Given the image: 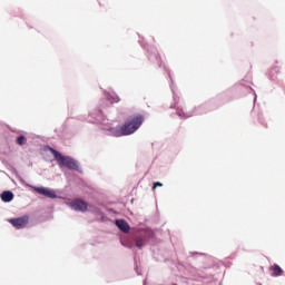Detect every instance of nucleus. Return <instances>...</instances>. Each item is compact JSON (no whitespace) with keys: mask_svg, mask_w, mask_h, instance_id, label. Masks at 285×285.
<instances>
[{"mask_svg":"<svg viewBox=\"0 0 285 285\" xmlns=\"http://www.w3.org/2000/svg\"><path fill=\"white\" fill-rule=\"evenodd\" d=\"M49 151L53 155L55 161H57L59 168H68L69 170H79V164L75 158L70 156H63L55 148L49 147Z\"/></svg>","mask_w":285,"mask_h":285,"instance_id":"nucleus-2","label":"nucleus"},{"mask_svg":"<svg viewBox=\"0 0 285 285\" xmlns=\"http://www.w3.org/2000/svg\"><path fill=\"white\" fill-rule=\"evenodd\" d=\"M36 193L49 197V199H56L57 193L48 187H32Z\"/></svg>","mask_w":285,"mask_h":285,"instance_id":"nucleus-4","label":"nucleus"},{"mask_svg":"<svg viewBox=\"0 0 285 285\" xmlns=\"http://www.w3.org/2000/svg\"><path fill=\"white\" fill-rule=\"evenodd\" d=\"M28 222H30V218L28 216L9 219V224L13 228H17V230H21V228H26V226H28Z\"/></svg>","mask_w":285,"mask_h":285,"instance_id":"nucleus-3","label":"nucleus"},{"mask_svg":"<svg viewBox=\"0 0 285 285\" xmlns=\"http://www.w3.org/2000/svg\"><path fill=\"white\" fill-rule=\"evenodd\" d=\"M164 186L161 183H155L153 186V190H155V188L161 187Z\"/></svg>","mask_w":285,"mask_h":285,"instance_id":"nucleus-12","label":"nucleus"},{"mask_svg":"<svg viewBox=\"0 0 285 285\" xmlns=\"http://www.w3.org/2000/svg\"><path fill=\"white\" fill-rule=\"evenodd\" d=\"M269 271L272 273V277H282V275H284V269H282L277 264L272 265Z\"/></svg>","mask_w":285,"mask_h":285,"instance_id":"nucleus-6","label":"nucleus"},{"mask_svg":"<svg viewBox=\"0 0 285 285\" xmlns=\"http://www.w3.org/2000/svg\"><path fill=\"white\" fill-rule=\"evenodd\" d=\"M178 117H184L185 119H188V117H190V115L183 112L181 110L177 111Z\"/></svg>","mask_w":285,"mask_h":285,"instance_id":"nucleus-11","label":"nucleus"},{"mask_svg":"<svg viewBox=\"0 0 285 285\" xmlns=\"http://www.w3.org/2000/svg\"><path fill=\"white\" fill-rule=\"evenodd\" d=\"M71 208L80 213H86L88 210V203L81 199H76L71 203Z\"/></svg>","mask_w":285,"mask_h":285,"instance_id":"nucleus-5","label":"nucleus"},{"mask_svg":"<svg viewBox=\"0 0 285 285\" xmlns=\"http://www.w3.org/2000/svg\"><path fill=\"white\" fill-rule=\"evenodd\" d=\"M17 144L18 146H23V144H26V136H19L17 138Z\"/></svg>","mask_w":285,"mask_h":285,"instance_id":"nucleus-9","label":"nucleus"},{"mask_svg":"<svg viewBox=\"0 0 285 285\" xmlns=\"http://www.w3.org/2000/svg\"><path fill=\"white\" fill-rule=\"evenodd\" d=\"M1 199L6 203L12 202V199H14V194H12V191H3L1 194Z\"/></svg>","mask_w":285,"mask_h":285,"instance_id":"nucleus-8","label":"nucleus"},{"mask_svg":"<svg viewBox=\"0 0 285 285\" xmlns=\"http://www.w3.org/2000/svg\"><path fill=\"white\" fill-rule=\"evenodd\" d=\"M136 246H137V248H144V239L136 238Z\"/></svg>","mask_w":285,"mask_h":285,"instance_id":"nucleus-10","label":"nucleus"},{"mask_svg":"<svg viewBox=\"0 0 285 285\" xmlns=\"http://www.w3.org/2000/svg\"><path fill=\"white\" fill-rule=\"evenodd\" d=\"M119 101H120L119 97L114 98V104H119Z\"/></svg>","mask_w":285,"mask_h":285,"instance_id":"nucleus-13","label":"nucleus"},{"mask_svg":"<svg viewBox=\"0 0 285 285\" xmlns=\"http://www.w3.org/2000/svg\"><path fill=\"white\" fill-rule=\"evenodd\" d=\"M144 124V116L141 114H137L131 116L122 126L111 129V134L115 137H125L128 135H132L141 128Z\"/></svg>","mask_w":285,"mask_h":285,"instance_id":"nucleus-1","label":"nucleus"},{"mask_svg":"<svg viewBox=\"0 0 285 285\" xmlns=\"http://www.w3.org/2000/svg\"><path fill=\"white\" fill-rule=\"evenodd\" d=\"M116 226L121 230L122 233H129L130 230V225L124 219H118L116 220Z\"/></svg>","mask_w":285,"mask_h":285,"instance_id":"nucleus-7","label":"nucleus"}]
</instances>
